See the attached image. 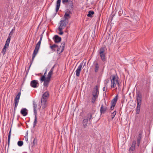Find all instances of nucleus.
<instances>
[{
    "label": "nucleus",
    "instance_id": "39448f33",
    "mask_svg": "<svg viewBox=\"0 0 153 153\" xmlns=\"http://www.w3.org/2000/svg\"><path fill=\"white\" fill-rule=\"evenodd\" d=\"M92 117V114L91 113L88 114L87 117H84L83 118L82 124L84 128H85L87 126L88 120L90 121Z\"/></svg>",
    "mask_w": 153,
    "mask_h": 153
},
{
    "label": "nucleus",
    "instance_id": "37998d69",
    "mask_svg": "<svg viewBox=\"0 0 153 153\" xmlns=\"http://www.w3.org/2000/svg\"><path fill=\"white\" fill-rule=\"evenodd\" d=\"M13 29H12V30L11 31V32H10V33L9 34V36H11L13 34Z\"/></svg>",
    "mask_w": 153,
    "mask_h": 153
},
{
    "label": "nucleus",
    "instance_id": "9b49d317",
    "mask_svg": "<svg viewBox=\"0 0 153 153\" xmlns=\"http://www.w3.org/2000/svg\"><path fill=\"white\" fill-rule=\"evenodd\" d=\"M82 64L81 63L78 67L77 69L75 71L76 75L77 76H79L80 75V74L82 69Z\"/></svg>",
    "mask_w": 153,
    "mask_h": 153
},
{
    "label": "nucleus",
    "instance_id": "0eeeda50",
    "mask_svg": "<svg viewBox=\"0 0 153 153\" xmlns=\"http://www.w3.org/2000/svg\"><path fill=\"white\" fill-rule=\"evenodd\" d=\"M99 53L101 59L103 61H104L105 60L106 54L104 52L103 47H102L100 48Z\"/></svg>",
    "mask_w": 153,
    "mask_h": 153
},
{
    "label": "nucleus",
    "instance_id": "f704fd0d",
    "mask_svg": "<svg viewBox=\"0 0 153 153\" xmlns=\"http://www.w3.org/2000/svg\"><path fill=\"white\" fill-rule=\"evenodd\" d=\"M62 30L63 29H62L61 28H58V30L59 31V35H62L63 34V32L62 31Z\"/></svg>",
    "mask_w": 153,
    "mask_h": 153
},
{
    "label": "nucleus",
    "instance_id": "72a5a7b5",
    "mask_svg": "<svg viewBox=\"0 0 153 153\" xmlns=\"http://www.w3.org/2000/svg\"><path fill=\"white\" fill-rule=\"evenodd\" d=\"M73 10H71V9H68L67 10V12L66 13H68V14H71L72 13V12Z\"/></svg>",
    "mask_w": 153,
    "mask_h": 153
},
{
    "label": "nucleus",
    "instance_id": "2eb2a0df",
    "mask_svg": "<svg viewBox=\"0 0 153 153\" xmlns=\"http://www.w3.org/2000/svg\"><path fill=\"white\" fill-rule=\"evenodd\" d=\"M93 66L94 67L95 72V73L97 72L99 68L98 63L97 62H94Z\"/></svg>",
    "mask_w": 153,
    "mask_h": 153
},
{
    "label": "nucleus",
    "instance_id": "a19ab883",
    "mask_svg": "<svg viewBox=\"0 0 153 153\" xmlns=\"http://www.w3.org/2000/svg\"><path fill=\"white\" fill-rule=\"evenodd\" d=\"M92 95L93 96L92 97L97 98L98 95H96V94H92Z\"/></svg>",
    "mask_w": 153,
    "mask_h": 153
},
{
    "label": "nucleus",
    "instance_id": "ddd939ff",
    "mask_svg": "<svg viewBox=\"0 0 153 153\" xmlns=\"http://www.w3.org/2000/svg\"><path fill=\"white\" fill-rule=\"evenodd\" d=\"M53 39L55 43L59 42L61 39V37L57 35H55L53 37Z\"/></svg>",
    "mask_w": 153,
    "mask_h": 153
},
{
    "label": "nucleus",
    "instance_id": "3c124183",
    "mask_svg": "<svg viewBox=\"0 0 153 153\" xmlns=\"http://www.w3.org/2000/svg\"><path fill=\"white\" fill-rule=\"evenodd\" d=\"M40 37H43V34H42L41 35V36H40Z\"/></svg>",
    "mask_w": 153,
    "mask_h": 153
},
{
    "label": "nucleus",
    "instance_id": "4468645a",
    "mask_svg": "<svg viewBox=\"0 0 153 153\" xmlns=\"http://www.w3.org/2000/svg\"><path fill=\"white\" fill-rule=\"evenodd\" d=\"M38 84V82L37 80H34L31 81L30 83V85L33 88H36Z\"/></svg>",
    "mask_w": 153,
    "mask_h": 153
},
{
    "label": "nucleus",
    "instance_id": "a18cd8bd",
    "mask_svg": "<svg viewBox=\"0 0 153 153\" xmlns=\"http://www.w3.org/2000/svg\"><path fill=\"white\" fill-rule=\"evenodd\" d=\"M47 70H46V71L44 75L43 76H46V74L47 73Z\"/></svg>",
    "mask_w": 153,
    "mask_h": 153
},
{
    "label": "nucleus",
    "instance_id": "7c9ffc66",
    "mask_svg": "<svg viewBox=\"0 0 153 153\" xmlns=\"http://www.w3.org/2000/svg\"><path fill=\"white\" fill-rule=\"evenodd\" d=\"M116 114V111H114L113 113H111V117L112 119H113L114 118V116Z\"/></svg>",
    "mask_w": 153,
    "mask_h": 153
},
{
    "label": "nucleus",
    "instance_id": "58836bf2",
    "mask_svg": "<svg viewBox=\"0 0 153 153\" xmlns=\"http://www.w3.org/2000/svg\"><path fill=\"white\" fill-rule=\"evenodd\" d=\"M109 81L108 79H106L105 80V85H106L109 82Z\"/></svg>",
    "mask_w": 153,
    "mask_h": 153
},
{
    "label": "nucleus",
    "instance_id": "a878e982",
    "mask_svg": "<svg viewBox=\"0 0 153 153\" xmlns=\"http://www.w3.org/2000/svg\"><path fill=\"white\" fill-rule=\"evenodd\" d=\"M27 109L26 108H23L21 110V113L24 116H26L27 114V113L26 112Z\"/></svg>",
    "mask_w": 153,
    "mask_h": 153
},
{
    "label": "nucleus",
    "instance_id": "bb28decb",
    "mask_svg": "<svg viewBox=\"0 0 153 153\" xmlns=\"http://www.w3.org/2000/svg\"><path fill=\"white\" fill-rule=\"evenodd\" d=\"M11 135V129H10V131H9V134L8 135V137L7 142H8V146H9V144H10V138Z\"/></svg>",
    "mask_w": 153,
    "mask_h": 153
},
{
    "label": "nucleus",
    "instance_id": "1a4fd4ad",
    "mask_svg": "<svg viewBox=\"0 0 153 153\" xmlns=\"http://www.w3.org/2000/svg\"><path fill=\"white\" fill-rule=\"evenodd\" d=\"M68 23L63 20H61L59 24L58 28H61L62 29L65 28L67 24Z\"/></svg>",
    "mask_w": 153,
    "mask_h": 153
},
{
    "label": "nucleus",
    "instance_id": "f3484780",
    "mask_svg": "<svg viewBox=\"0 0 153 153\" xmlns=\"http://www.w3.org/2000/svg\"><path fill=\"white\" fill-rule=\"evenodd\" d=\"M136 145V141L134 140L133 141L130 147L129 148V151H133L135 149V145Z\"/></svg>",
    "mask_w": 153,
    "mask_h": 153
},
{
    "label": "nucleus",
    "instance_id": "f03ea898",
    "mask_svg": "<svg viewBox=\"0 0 153 153\" xmlns=\"http://www.w3.org/2000/svg\"><path fill=\"white\" fill-rule=\"evenodd\" d=\"M41 42V41H39L36 45V46L35 47V49L34 50L33 52V53L32 58V60L30 64V65L28 68L27 71V74L28 73V72L29 70V69H30V68L31 66V65L32 63V62H33V60H34L35 56H36V55L38 53V52L39 50V48H40Z\"/></svg>",
    "mask_w": 153,
    "mask_h": 153
},
{
    "label": "nucleus",
    "instance_id": "e433bc0d",
    "mask_svg": "<svg viewBox=\"0 0 153 153\" xmlns=\"http://www.w3.org/2000/svg\"><path fill=\"white\" fill-rule=\"evenodd\" d=\"M97 98L92 97L91 100V102L94 103L95 102V101Z\"/></svg>",
    "mask_w": 153,
    "mask_h": 153
},
{
    "label": "nucleus",
    "instance_id": "412c9836",
    "mask_svg": "<svg viewBox=\"0 0 153 153\" xmlns=\"http://www.w3.org/2000/svg\"><path fill=\"white\" fill-rule=\"evenodd\" d=\"M55 65L53 66V67L51 68L48 74V76L46 78L48 79H51V75L53 74V69L54 68Z\"/></svg>",
    "mask_w": 153,
    "mask_h": 153
},
{
    "label": "nucleus",
    "instance_id": "c756f323",
    "mask_svg": "<svg viewBox=\"0 0 153 153\" xmlns=\"http://www.w3.org/2000/svg\"><path fill=\"white\" fill-rule=\"evenodd\" d=\"M94 14V12L93 11H89L88 12V14H87V16L89 17H91L92 15Z\"/></svg>",
    "mask_w": 153,
    "mask_h": 153
},
{
    "label": "nucleus",
    "instance_id": "c85d7f7f",
    "mask_svg": "<svg viewBox=\"0 0 153 153\" xmlns=\"http://www.w3.org/2000/svg\"><path fill=\"white\" fill-rule=\"evenodd\" d=\"M34 115H35V116L34 120V121L33 123V127L34 128L35 127V126H36V124L37 123V117H36V114H34Z\"/></svg>",
    "mask_w": 153,
    "mask_h": 153
},
{
    "label": "nucleus",
    "instance_id": "9d476101",
    "mask_svg": "<svg viewBox=\"0 0 153 153\" xmlns=\"http://www.w3.org/2000/svg\"><path fill=\"white\" fill-rule=\"evenodd\" d=\"M65 46V43L64 42H62L60 48H58L57 50V52L58 53H60L63 51Z\"/></svg>",
    "mask_w": 153,
    "mask_h": 153
},
{
    "label": "nucleus",
    "instance_id": "ea45409f",
    "mask_svg": "<svg viewBox=\"0 0 153 153\" xmlns=\"http://www.w3.org/2000/svg\"><path fill=\"white\" fill-rule=\"evenodd\" d=\"M35 139L34 138V139L33 143H32L31 144V147L33 148L34 146V144H35Z\"/></svg>",
    "mask_w": 153,
    "mask_h": 153
},
{
    "label": "nucleus",
    "instance_id": "dca6fc26",
    "mask_svg": "<svg viewBox=\"0 0 153 153\" xmlns=\"http://www.w3.org/2000/svg\"><path fill=\"white\" fill-rule=\"evenodd\" d=\"M71 18L70 15L67 13H65L63 18V21L68 23V20Z\"/></svg>",
    "mask_w": 153,
    "mask_h": 153
},
{
    "label": "nucleus",
    "instance_id": "b1692460",
    "mask_svg": "<svg viewBox=\"0 0 153 153\" xmlns=\"http://www.w3.org/2000/svg\"><path fill=\"white\" fill-rule=\"evenodd\" d=\"M92 94L97 95H98L99 94V91L98 89V87L97 85H96L94 88L93 90V91L92 92Z\"/></svg>",
    "mask_w": 153,
    "mask_h": 153
},
{
    "label": "nucleus",
    "instance_id": "473e14b6",
    "mask_svg": "<svg viewBox=\"0 0 153 153\" xmlns=\"http://www.w3.org/2000/svg\"><path fill=\"white\" fill-rule=\"evenodd\" d=\"M23 142L22 141H18V143H17L18 145L19 146H22L23 145Z\"/></svg>",
    "mask_w": 153,
    "mask_h": 153
},
{
    "label": "nucleus",
    "instance_id": "5701e85b",
    "mask_svg": "<svg viewBox=\"0 0 153 153\" xmlns=\"http://www.w3.org/2000/svg\"><path fill=\"white\" fill-rule=\"evenodd\" d=\"M61 0H57L56 5V12H57L58 11L60 5Z\"/></svg>",
    "mask_w": 153,
    "mask_h": 153
},
{
    "label": "nucleus",
    "instance_id": "8fccbe9b",
    "mask_svg": "<svg viewBox=\"0 0 153 153\" xmlns=\"http://www.w3.org/2000/svg\"><path fill=\"white\" fill-rule=\"evenodd\" d=\"M42 37H40V40H39V41H40L41 42V41L42 40Z\"/></svg>",
    "mask_w": 153,
    "mask_h": 153
},
{
    "label": "nucleus",
    "instance_id": "423d86ee",
    "mask_svg": "<svg viewBox=\"0 0 153 153\" xmlns=\"http://www.w3.org/2000/svg\"><path fill=\"white\" fill-rule=\"evenodd\" d=\"M41 82H44L43 85L45 87H48L51 79L46 78L44 76H42L40 78Z\"/></svg>",
    "mask_w": 153,
    "mask_h": 153
},
{
    "label": "nucleus",
    "instance_id": "79ce46f5",
    "mask_svg": "<svg viewBox=\"0 0 153 153\" xmlns=\"http://www.w3.org/2000/svg\"><path fill=\"white\" fill-rule=\"evenodd\" d=\"M9 44L5 43V45L4 47V48H7L8 47Z\"/></svg>",
    "mask_w": 153,
    "mask_h": 153
},
{
    "label": "nucleus",
    "instance_id": "6ab92c4d",
    "mask_svg": "<svg viewBox=\"0 0 153 153\" xmlns=\"http://www.w3.org/2000/svg\"><path fill=\"white\" fill-rule=\"evenodd\" d=\"M107 109L106 106H104L103 105H102L100 108V112L101 114H104Z\"/></svg>",
    "mask_w": 153,
    "mask_h": 153
},
{
    "label": "nucleus",
    "instance_id": "6e6552de",
    "mask_svg": "<svg viewBox=\"0 0 153 153\" xmlns=\"http://www.w3.org/2000/svg\"><path fill=\"white\" fill-rule=\"evenodd\" d=\"M118 96L117 95L112 100L111 102V110H113L114 107L117 101V100Z\"/></svg>",
    "mask_w": 153,
    "mask_h": 153
},
{
    "label": "nucleus",
    "instance_id": "c03bdc74",
    "mask_svg": "<svg viewBox=\"0 0 153 153\" xmlns=\"http://www.w3.org/2000/svg\"><path fill=\"white\" fill-rule=\"evenodd\" d=\"M15 107H14V112H15V111H16V107H17V106L18 105V104H17L16 106V103H15Z\"/></svg>",
    "mask_w": 153,
    "mask_h": 153
},
{
    "label": "nucleus",
    "instance_id": "603ef678",
    "mask_svg": "<svg viewBox=\"0 0 153 153\" xmlns=\"http://www.w3.org/2000/svg\"><path fill=\"white\" fill-rule=\"evenodd\" d=\"M116 89H117V88H116Z\"/></svg>",
    "mask_w": 153,
    "mask_h": 153
},
{
    "label": "nucleus",
    "instance_id": "f8f14e48",
    "mask_svg": "<svg viewBox=\"0 0 153 153\" xmlns=\"http://www.w3.org/2000/svg\"><path fill=\"white\" fill-rule=\"evenodd\" d=\"M21 95V92H19L18 94L17 95L16 97L15 98L14 100V103H16V106L17 105V104H18L19 100L20 99V96Z\"/></svg>",
    "mask_w": 153,
    "mask_h": 153
},
{
    "label": "nucleus",
    "instance_id": "2f4dec72",
    "mask_svg": "<svg viewBox=\"0 0 153 153\" xmlns=\"http://www.w3.org/2000/svg\"><path fill=\"white\" fill-rule=\"evenodd\" d=\"M11 39V36H8L6 41V43L9 44L10 39Z\"/></svg>",
    "mask_w": 153,
    "mask_h": 153
},
{
    "label": "nucleus",
    "instance_id": "20e7f679",
    "mask_svg": "<svg viewBox=\"0 0 153 153\" xmlns=\"http://www.w3.org/2000/svg\"><path fill=\"white\" fill-rule=\"evenodd\" d=\"M111 86L112 88H115L117 85L118 86V88H119L120 86L119 81L118 79L116 78L115 76L113 75L112 76V78L111 79Z\"/></svg>",
    "mask_w": 153,
    "mask_h": 153
},
{
    "label": "nucleus",
    "instance_id": "4be33fe9",
    "mask_svg": "<svg viewBox=\"0 0 153 153\" xmlns=\"http://www.w3.org/2000/svg\"><path fill=\"white\" fill-rule=\"evenodd\" d=\"M141 138L142 135L140 133L139 134L137 138V145L138 146H139L140 145Z\"/></svg>",
    "mask_w": 153,
    "mask_h": 153
},
{
    "label": "nucleus",
    "instance_id": "c9c22d12",
    "mask_svg": "<svg viewBox=\"0 0 153 153\" xmlns=\"http://www.w3.org/2000/svg\"><path fill=\"white\" fill-rule=\"evenodd\" d=\"M6 48L4 47L2 50V53L3 55H4L5 54V52L6 51Z\"/></svg>",
    "mask_w": 153,
    "mask_h": 153
},
{
    "label": "nucleus",
    "instance_id": "aec40b11",
    "mask_svg": "<svg viewBox=\"0 0 153 153\" xmlns=\"http://www.w3.org/2000/svg\"><path fill=\"white\" fill-rule=\"evenodd\" d=\"M33 109L34 114H37L36 108L37 105L36 102L34 100L33 101Z\"/></svg>",
    "mask_w": 153,
    "mask_h": 153
},
{
    "label": "nucleus",
    "instance_id": "09e8293b",
    "mask_svg": "<svg viewBox=\"0 0 153 153\" xmlns=\"http://www.w3.org/2000/svg\"><path fill=\"white\" fill-rule=\"evenodd\" d=\"M42 37H40V40H39V41H40L41 42V41L42 40Z\"/></svg>",
    "mask_w": 153,
    "mask_h": 153
},
{
    "label": "nucleus",
    "instance_id": "393cba45",
    "mask_svg": "<svg viewBox=\"0 0 153 153\" xmlns=\"http://www.w3.org/2000/svg\"><path fill=\"white\" fill-rule=\"evenodd\" d=\"M58 47V46L56 44H54L53 45H51L50 46V48L52 52H54L56 51V49Z\"/></svg>",
    "mask_w": 153,
    "mask_h": 153
},
{
    "label": "nucleus",
    "instance_id": "7ed1b4c3",
    "mask_svg": "<svg viewBox=\"0 0 153 153\" xmlns=\"http://www.w3.org/2000/svg\"><path fill=\"white\" fill-rule=\"evenodd\" d=\"M49 96L48 91L45 92L42 96L41 98V104L43 108H45L47 106L46 102Z\"/></svg>",
    "mask_w": 153,
    "mask_h": 153
},
{
    "label": "nucleus",
    "instance_id": "4c0bfd02",
    "mask_svg": "<svg viewBox=\"0 0 153 153\" xmlns=\"http://www.w3.org/2000/svg\"><path fill=\"white\" fill-rule=\"evenodd\" d=\"M68 1H69L68 0H62V2L64 4H65L67 2L68 3Z\"/></svg>",
    "mask_w": 153,
    "mask_h": 153
},
{
    "label": "nucleus",
    "instance_id": "a211bd4d",
    "mask_svg": "<svg viewBox=\"0 0 153 153\" xmlns=\"http://www.w3.org/2000/svg\"><path fill=\"white\" fill-rule=\"evenodd\" d=\"M67 6L68 8L71 9V10H73L74 6L73 4V2L71 1H69L68 3V4Z\"/></svg>",
    "mask_w": 153,
    "mask_h": 153
},
{
    "label": "nucleus",
    "instance_id": "49530a36",
    "mask_svg": "<svg viewBox=\"0 0 153 153\" xmlns=\"http://www.w3.org/2000/svg\"><path fill=\"white\" fill-rule=\"evenodd\" d=\"M121 10H120L119 12V15H121Z\"/></svg>",
    "mask_w": 153,
    "mask_h": 153
},
{
    "label": "nucleus",
    "instance_id": "f257e3e1",
    "mask_svg": "<svg viewBox=\"0 0 153 153\" xmlns=\"http://www.w3.org/2000/svg\"><path fill=\"white\" fill-rule=\"evenodd\" d=\"M136 100L137 102V104L136 113L137 114H138L140 111L142 102V94L140 92L136 93Z\"/></svg>",
    "mask_w": 153,
    "mask_h": 153
},
{
    "label": "nucleus",
    "instance_id": "cd10ccee",
    "mask_svg": "<svg viewBox=\"0 0 153 153\" xmlns=\"http://www.w3.org/2000/svg\"><path fill=\"white\" fill-rule=\"evenodd\" d=\"M11 135V129H10V131H9V134L8 135V137L7 142H8V146H9V144H10V138Z\"/></svg>",
    "mask_w": 153,
    "mask_h": 153
},
{
    "label": "nucleus",
    "instance_id": "de8ad7c7",
    "mask_svg": "<svg viewBox=\"0 0 153 153\" xmlns=\"http://www.w3.org/2000/svg\"><path fill=\"white\" fill-rule=\"evenodd\" d=\"M103 91H105V87H104L103 88V89H102Z\"/></svg>",
    "mask_w": 153,
    "mask_h": 153
}]
</instances>
